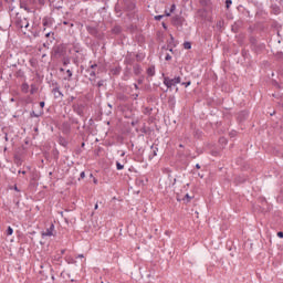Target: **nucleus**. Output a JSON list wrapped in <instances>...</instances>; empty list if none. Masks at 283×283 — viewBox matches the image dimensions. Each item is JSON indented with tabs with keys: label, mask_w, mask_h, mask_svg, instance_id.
Listing matches in <instances>:
<instances>
[{
	"label": "nucleus",
	"mask_w": 283,
	"mask_h": 283,
	"mask_svg": "<svg viewBox=\"0 0 283 283\" xmlns=\"http://www.w3.org/2000/svg\"><path fill=\"white\" fill-rule=\"evenodd\" d=\"M15 23L18 28L21 30V32H23V34H27L28 29L30 28V22L28 21V19L19 18Z\"/></svg>",
	"instance_id": "nucleus-1"
},
{
	"label": "nucleus",
	"mask_w": 283,
	"mask_h": 283,
	"mask_svg": "<svg viewBox=\"0 0 283 283\" xmlns=\"http://www.w3.org/2000/svg\"><path fill=\"white\" fill-rule=\"evenodd\" d=\"M180 81H182L180 76H177L175 78L164 77V85H166V87L168 88L176 87V85H178Z\"/></svg>",
	"instance_id": "nucleus-2"
},
{
	"label": "nucleus",
	"mask_w": 283,
	"mask_h": 283,
	"mask_svg": "<svg viewBox=\"0 0 283 283\" xmlns=\"http://www.w3.org/2000/svg\"><path fill=\"white\" fill-rule=\"evenodd\" d=\"M41 235L42 238H52V235H55L54 224L51 223L50 228L43 231Z\"/></svg>",
	"instance_id": "nucleus-3"
},
{
	"label": "nucleus",
	"mask_w": 283,
	"mask_h": 283,
	"mask_svg": "<svg viewBox=\"0 0 283 283\" xmlns=\"http://www.w3.org/2000/svg\"><path fill=\"white\" fill-rule=\"evenodd\" d=\"M96 67H98L97 64H93L90 66V69L86 70L88 76H90V81H92V78H94L96 76Z\"/></svg>",
	"instance_id": "nucleus-4"
},
{
	"label": "nucleus",
	"mask_w": 283,
	"mask_h": 283,
	"mask_svg": "<svg viewBox=\"0 0 283 283\" xmlns=\"http://www.w3.org/2000/svg\"><path fill=\"white\" fill-rule=\"evenodd\" d=\"M52 94L54 95V98H63V93L61 92V88L54 87L52 90Z\"/></svg>",
	"instance_id": "nucleus-5"
},
{
	"label": "nucleus",
	"mask_w": 283,
	"mask_h": 283,
	"mask_svg": "<svg viewBox=\"0 0 283 283\" xmlns=\"http://www.w3.org/2000/svg\"><path fill=\"white\" fill-rule=\"evenodd\" d=\"M147 74L148 76H154L156 74V67L155 66L148 67Z\"/></svg>",
	"instance_id": "nucleus-6"
},
{
	"label": "nucleus",
	"mask_w": 283,
	"mask_h": 283,
	"mask_svg": "<svg viewBox=\"0 0 283 283\" xmlns=\"http://www.w3.org/2000/svg\"><path fill=\"white\" fill-rule=\"evenodd\" d=\"M21 90L24 94H28V92L30 90V85H28V83H23L21 86Z\"/></svg>",
	"instance_id": "nucleus-7"
},
{
	"label": "nucleus",
	"mask_w": 283,
	"mask_h": 283,
	"mask_svg": "<svg viewBox=\"0 0 283 283\" xmlns=\"http://www.w3.org/2000/svg\"><path fill=\"white\" fill-rule=\"evenodd\" d=\"M116 168L118 169V171H120L122 169H125V164H122L120 161H116Z\"/></svg>",
	"instance_id": "nucleus-8"
},
{
	"label": "nucleus",
	"mask_w": 283,
	"mask_h": 283,
	"mask_svg": "<svg viewBox=\"0 0 283 283\" xmlns=\"http://www.w3.org/2000/svg\"><path fill=\"white\" fill-rule=\"evenodd\" d=\"M184 48L185 50H191V42H185Z\"/></svg>",
	"instance_id": "nucleus-9"
},
{
	"label": "nucleus",
	"mask_w": 283,
	"mask_h": 283,
	"mask_svg": "<svg viewBox=\"0 0 283 283\" xmlns=\"http://www.w3.org/2000/svg\"><path fill=\"white\" fill-rule=\"evenodd\" d=\"M113 32H114V34H119V32H120V27H115V28H113Z\"/></svg>",
	"instance_id": "nucleus-10"
},
{
	"label": "nucleus",
	"mask_w": 283,
	"mask_h": 283,
	"mask_svg": "<svg viewBox=\"0 0 283 283\" xmlns=\"http://www.w3.org/2000/svg\"><path fill=\"white\" fill-rule=\"evenodd\" d=\"M12 233H14V230H12V227H9L7 229V235H12Z\"/></svg>",
	"instance_id": "nucleus-11"
},
{
	"label": "nucleus",
	"mask_w": 283,
	"mask_h": 283,
	"mask_svg": "<svg viewBox=\"0 0 283 283\" xmlns=\"http://www.w3.org/2000/svg\"><path fill=\"white\" fill-rule=\"evenodd\" d=\"M36 86L34 84L31 85V94H36Z\"/></svg>",
	"instance_id": "nucleus-12"
},
{
	"label": "nucleus",
	"mask_w": 283,
	"mask_h": 283,
	"mask_svg": "<svg viewBox=\"0 0 283 283\" xmlns=\"http://www.w3.org/2000/svg\"><path fill=\"white\" fill-rule=\"evenodd\" d=\"M181 85H184L185 87H189V85H191V81H189V82H184V83H181Z\"/></svg>",
	"instance_id": "nucleus-13"
},
{
	"label": "nucleus",
	"mask_w": 283,
	"mask_h": 283,
	"mask_svg": "<svg viewBox=\"0 0 283 283\" xmlns=\"http://www.w3.org/2000/svg\"><path fill=\"white\" fill-rule=\"evenodd\" d=\"M165 15H155V21H160Z\"/></svg>",
	"instance_id": "nucleus-14"
},
{
	"label": "nucleus",
	"mask_w": 283,
	"mask_h": 283,
	"mask_svg": "<svg viewBox=\"0 0 283 283\" xmlns=\"http://www.w3.org/2000/svg\"><path fill=\"white\" fill-rule=\"evenodd\" d=\"M66 74H67L69 78H72V71L71 70H67Z\"/></svg>",
	"instance_id": "nucleus-15"
},
{
	"label": "nucleus",
	"mask_w": 283,
	"mask_h": 283,
	"mask_svg": "<svg viewBox=\"0 0 283 283\" xmlns=\"http://www.w3.org/2000/svg\"><path fill=\"white\" fill-rule=\"evenodd\" d=\"M151 149H153V154H154V156H157V150H158V148H154V146H151Z\"/></svg>",
	"instance_id": "nucleus-16"
},
{
	"label": "nucleus",
	"mask_w": 283,
	"mask_h": 283,
	"mask_svg": "<svg viewBox=\"0 0 283 283\" xmlns=\"http://www.w3.org/2000/svg\"><path fill=\"white\" fill-rule=\"evenodd\" d=\"M231 0H226V6H227V8H229V6H231Z\"/></svg>",
	"instance_id": "nucleus-17"
},
{
	"label": "nucleus",
	"mask_w": 283,
	"mask_h": 283,
	"mask_svg": "<svg viewBox=\"0 0 283 283\" xmlns=\"http://www.w3.org/2000/svg\"><path fill=\"white\" fill-rule=\"evenodd\" d=\"M165 61H171V55L167 54Z\"/></svg>",
	"instance_id": "nucleus-18"
},
{
	"label": "nucleus",
	"mask_w": 283,
	"mask_h": 283,
	"mask_svg": "<svg viewBox=\"0 0 283 283\" xmlns=\"http://www.w3.org/2000/svg\"><path fill=\"white\" fill-rule=\"evenodd\" d=\"M176 10V4H172L170 8V12H174Z\"/></svg>",
	"instance_id": "nucleus-19"
},
{
	"label": "nucleus",
	"mask_w": 283,
	"mask_h": 283,
	"mask_svg": "<svg viewBox=\"0 0 283 283\" xmlns=\"http://www.w3.org/2000/svg\"><path fill=\"white\" fill-rule=\"evenodd\" d=\"M31 116H34V118H39V114H35L34 112L31 113Z\"/></svg>",
	"instance_id": "nucleus-20"
},
{
	"label": "nucleus",
	"mask_w": 283,
	"mask_h": 283,
	"mask_svg": "<svg viewBox=\"0 0 283 283\" xmlns=\"http://www.w3.org/2000/svg\"><path fill=\"white\" fill-rule=\"evenodd\" d=\"M80 178H85V171H82L81 175H80Z\"/></svg>",
	"instance_id": "nucleus-21"
},
{
	"label": "nucleus",
	"mask_w": 283,
	"mask_h": 283,
	"mask_svg": "<svg viewBox=\"0 0 283 283\" xmlns=\"http://www.w3.org/2000/svg\"><path fill=\"white\" fill-rule=\"evenodd\" d=\"M40 107H45V102H40Z\"/></svg>",
	"instance_id": "nucleus-22"
},
{
	"label": "nucleus",
	"mask_w": 283,
	"mask_h": 283,
	"mask_svg": "<svg viewBox=\"0 0 283 283\" xmlns=\"http://www.w3.org/2000/svg\"><path fill=\"white\" fill-rule=\"evenodd\" d=\"M277 238H283V232H277Z\"/></svg>",
	"instance_id": "nucleus-23"
},
{
	"label": "nucleus",
	"mask_w": 283,
	"mask_h": 283,
	"mask_svg": "<svg viewBox=\"0 0 283 283\" xmlns=\"http://www.w3.org/2000/svg\"><path fill=\"white\" fill-rule=\"evenodd\" d=\"M94 185H98V179L93 180Z\"/></svg>",
	"instance_id": "nucleus-24"
},
{
	"label": "nucleus",
	"mask_w": 283,
	"mask_h": 283,
	"mask_svg": "<svg viewBox=\"0 0 283 283\" xmlns=\"http://www.w3.org/2000/svg\"><path fill=\"white\" fill-rule=\"evenodd\" d=\"M137 185H143V180H137Z\"/></svg>",
	"instance_id": "nucleus-25"
},
{
	"label": "nucleus",
	"mask_w": 283,
	"mask_h": 283,
	"mask_svg": "<svg viewBox=\"0 0 283 283\" xmlns=\"http://www.w3.org/2000/svg\"><path fill=\"white\" fill-rule=\"evenodd\" d=\"M50 34H52V33H50V32L45 33L46 39L50 38Z\"/></svg>",
	"instance_id": "nucleus-26"
},
{
	"label": "nucleus",
	"mask_w": 283,
	"mask_h": 283,
	"mask_svg": "<svg viewBox=\"0 0 283 283\" xmlns=\"http://www.w3.org/2000/svg\"><path fill=\"white\" fill-rule=\"evenodd\" d=\"M97 85H98V87L103 86V82H98Z\"/></svg>",
	"instance_id": "nucleus-27"
},
{
	"label": "nucleus",
	"mask_w": 283,
	"mask_h": 283,
	"mask_svg": "<svg viewBox=\"0 0 283 283\" xmlns=\"http://www.w3.org/2000/svg\"><path fill=\"white\" fill-rule=\"evenodd\" d=\"M196 169H200V164H197V165H196Z\"/></svg>",
	"instance_id": "nucleus-28"
},
{
	"label": "nucleus",
	"mask_w": 283,
	"mask_h": 283,
	"mask_svg": "<svg viewBox=\"0 0 283 283\" xmlns=\"http://www.w3.org/2000/svg\"><path fill=\"white\" fill-rule=\"evenodd\" d=\"M135 90H138V84H134Z\"/></svg>",
	"instance_id": "nucleus-29"
},
{
	"label": "nucleus",
	"mask_w": 283,
	"mask_h": 283,
	"mask_svg": "<svg viewBox=\"0 0 283 283\" xmlns=\"http://www.w3.org/2000/svg\"><path fill=\"white\" fill-rule=\"evenodd\" d=\"M19 174H23V175H25V170H23V171L19 170Z\"/></svg>",
	"instance_id": "nucleus-30"
},
{
	"label": "nucleus",
	"mask_w": 283,
	"mask_h": 283,
	"mask_svg": "<svg viewBox=\"0 0 283 283\" xmlns=\"http://www.w3.org/2000/svg\"><path fill=\"white\" fill-rule=\"evenodd\" d=\"M38 1H39V3H44L45 0H38Z\"/></svg>",
	"instance_id": "nucleus-31"
},
{
	"label": "nucleus",
	"mask_w": 283,
	"mask_h": 283,
	"mask_svg": "<svg viewBox=\"0 0 283 283\" xmlns=\"http://www.w3.org/2000/svg\"><path fill=\"white\" fill-rule=\"evenodd\" d=\"M133 96H134L135 99L138 98V94H135V95H133Z\"/></svg>",
	"instance_id": "nucleus-32"
},
{
	"label": "nucleus",
	"mask_w": 283,
	"mask_h": 283,
	"mask_svg": "<svg viewBox=\"0 0 283 283\" xmlns=\"http://www.w3.org/2000/svg\"><path fill=\"white\" fill-rule=\"evenodd\" d=\"M94 209H95V210L98 209V203L95 205Z\"/></svg>",
	"instance_id": "nucleus-33"
},
{
	"label": "nucleus",
	"mask_w": 283,
	"mask_h": 283,
	"mask_svg": "<svg viewBox=\"0 0 283 283\" xmlns=\"http://www.w3.org/2000/svg\"><path fill=\"white\" fill-rule=\"evenodd\" d=\"M77 258H85V255H83V254H80Z\"/></svg>",
	"instance_id": "nucleus-34"
},
{
	"label": "nucleus",
	"mask_w": 283,
	"mask_h": 283,
	"mask_svg": "<svg viewBox=\"0 0 283 283\" xmlns=\"http://www.w3.org/2000/svg\"><path fill=\"white\" fill-rule=\"evenodd\" d=\"M171 15V13H166V17H170Z\"/></svg>",
	"instance_id": "nucleus-35"
},
{
	"label": "nucleus",
	"mask_w": 283,
	"mask_h": 283,
	"mask_svg": "<svg viewBox=\"0 0 283 283\" xmlns=\"http://www.w3.org/2000/svg\"><path fill=\"white\" fill-rule=\"evenodd\" d=\"M163 27H164L165 29H167V25H166L165 23H163Z\"/></svg>",
	"instance_id": "nucleus-36"
},
{
	"label": "nucleus",
	"mask_w": 283,
	"mask_h": 283,
	"mask_svg": "<svg viewBox=\"0 0 283 283\" xmlns=\"http://www.w3.org/2000/svg\"><path fill=\"white\" fill-rule=\"evenodd\" d=\"M138 83H139V85H140V83H143V80H138Z\"/></svg>",
	"instance_id": "nucleus-37"
},
{
	"label": "nucleus",
	"mask_w": 283,
	"mask_h": 283,
	"mask_svg": "<svg viewBox=\"0 0 283 283\" xmlns=\"http://www.w3.org/2000/svg\"><path fill=\"white\" fill-rule=\"evenodd\" d=\"M220 140H221V143H224L226 139H224V138H221Z\"/></svg>",
	"instance_id": "nucleus-38"
},
{
	"label": "nucleus",
	"mask_w": 283,
	"mask_h": 283,
	"mask_svg": "<svg viewBox=\"0 0 283 283\" xmlns=\"http://www.w3.org/2000/svg\"><path fill=\"white\" fill-rule=\"evenodd\" d=\"M61 253H62V254L65 253V250H62Z\"/></svg>",
	"instance_id": "nucleus-39"
},
{
	"label": "nucleus",
	"mask_w": 283,
	"mask_h": 283,
	"mask_svg": "<svg viewBox=\"0 0 283 283\" xmlns=\"http://www.w3.org/2000/svg\"><path fill=\"white\" fill-rule=\"evenodd\" d=\"M64 25H67V22L64 21Z\"/></svg>",
	"instance_id": "nucleus-40"
},
{
	"label": "nucleus",
	"mask_w": 283,
	"mask_h": 283,
	"mask_svg": "<svg viewBox=\"0 0 283 283\" xmlns=\"http://www.w3.org/2000/svg\"><path fill=\"white\" fill-rule=\"evenodd\" d=\"M122 156H125V153H122Z\"/></svg>",
	"instance_id": "nucleus-41"
},
{
	"label": "nucleus",
	"mask_w": 283,
	"mask_h": 283,
	"mask_svg": "<svg viewBox=\"0 0 283 283\" xmlns=\"http://www.w3.org/2000/svg\"><path fill=\"white\" fill-rule=\"evenodd\" d=\"M186 198H189V195H186Z\"/></svg>",
	"instance_id": "nucleus-42"
}]
</instances>
